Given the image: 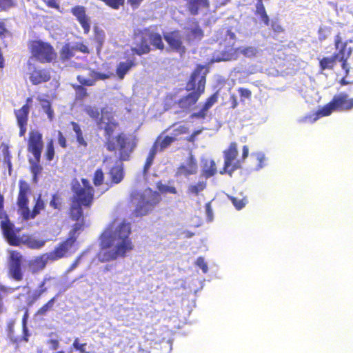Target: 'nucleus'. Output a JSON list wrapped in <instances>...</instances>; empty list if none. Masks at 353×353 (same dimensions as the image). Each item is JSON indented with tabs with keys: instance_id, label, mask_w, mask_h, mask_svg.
Here are the masks:
<instances>
[{
	"instance_id": "b1692460",
	"label": "nucleus",
	"mask_w": 353,
	"mask_h": 353,
	"mask_svg": "<svg viewBox=\"0 0 353 353\" xmlns=\"http://www.w3.org/2000/svg\"><path fill=\"white\" fill-rule=\"evenodd\" d=\"M89 75L92 79H86L83 76L78 75L77 79L82 86H93L98 80L108 79L112 74L110 72L103 73L95 71L94 70H90Z\"/></svg>"
},
{
	"instance_id": "de8ad7c7",
	"label": "nucleus",
	"mask_w": 353,
	"mask_h": 353,
	"mask_svg": "<svg viewBox=\"0 0 353 353\" xmlns=\"http://www.w3.org/2000/svg\"><path fill=\"white\" fill-rule=\"evenodd\" d=\"M17 4V0H0V12H6Z\"/></svg>"
},
{
	"instance_id": "49530a36",
	"label": "nucleus",
	"mask_w": 353,
	"mask_h": 353,
	"mask_svg": "<svg viewBox=\"0 0 353 353\" xmlns=\"http://www.w3.org/2000/svg\"><path fill=\"white\" fill-rule=\"evenodd\" d=\"M104 181V173L103 170L101 168H98L95 170L93 178H92V182L93 184L95 186H100L103 183Z\"/></svg>"
},
{
	"instance_id": "37998d69",
	"label": "nucleus",
	"mask_w": 353,
	"mask_h": 353,
	"mask_svg": "<svg viewBox=\"0 0 353 353\" xmlns=\"http://www.w3.org/2000/svg\"><path fill=\"white\" fill-rule=\"evenodd\" d=\"M236 52L241 53L246 57H253L256 55L258 51L255 47L250 46L239 47L236 49Z\"/></svg>"
},
{
	"instance_id": "412c9836",
	"label": "nucleus",
	"mask_w": 353,
	"mask_h": 353,
	"mask_svg": "<svg viewBox=\"0 0 353 353\" xmlns=\"http://www.w3.org/2000/svg\"><path fill=\"white\" fill-rule=\"evenodd\" d=\"M125 58H127L125 61H121L117 66L116 74L118 78L121 80L123 79L125 74L132 68L137 66V62L136 58L134 57L131 52L132 57H128L130 55L129 52L127 50L124 53Z\"/></svg>"
},
{
	"instance_id": "f257e3e1",
	"label": "nucleus",
	"mask_w": 353,
	"mask_h": 353,
	"mask_svg": "<svg viewBox=\"0 0 353 353\" xmlns=\"http://www.w3.org/2000/svg\"><path fill=\"white\" fill-rule=\"evenodd\" d=\"M85 112L95 121L99 128L103 130L107 150L118 151L120 161H128L137 147L136 137L128 136L124 132H120L113 137V133L119 128V123L114 118L112 112L105 108L99 111L97 107L88 105L85 108Z\"/></svg>"
},
{
	"instance_id": "c9c22d12",
	"label": "nucleus",
	"mask_w": 353,
	"mask_h": 353,
	"mask_svg": "<svg viewBox=\"0 0 353 353\" xmlns=\"http://www.w3.org/2000/svg\"><path fill=\"white\" fill-rule=\"evenodd\" d=\"M45 208V203L44 201L41 199V196H39L38 199L36 201V203L33 207L32 211L30 212V210H28V220L32 219L36 217L37 215H38L41 210H44Z\"/></svg>"
},
{
	"instance_id": "bf43d9fd",
	"label": "nucleus",
	"mask_w": 353,
	"mask_h": 353,
	"mask_svg": "<svg viewBox=\"0 0 353 353\" xmlns=\"http://www.w3.org/2000/svg\"><path fill=\"white\" fill-rule=\"evenodd\" d=\"M195 263L198 267H199L202 270L203 273L208 272V267L203 256L198 257L196 259Z\"/></svg>"
},
{
	"instance_id": "c85d7f7f",
	"label": "nucleus",
	"mask_w": 353,
	"mask_h": 353,
	"mask_svg": "<svg viewBox=\"0 0 353 353\" xmlns=\"http://www.w3.org/2000/svg\"><path fill=\"white\" fill-rule=\"evenodd\" d=\"M41 157H34V159H30L28 160L29 163L30 165V170L32 174V181L34 183L38 182L39 175L41 173L43 170V168L40 164Z\"/></svg>"
},
{
	"instance_id": "4c0bfd02",
	"label": "nucleus",
	"mask_w": 353,
	"mask_h": 353,
	"mask_svg": "<svg viewBox=\"0 0 353 353\" xmlns=\"http://www.w3.org/2000/svg\"><path fill=\"white\" fill-rule=\"evenodd\" d=\"M63 199L61 194L56 192L52 195L49 205L54 210H61L63 206Z\"/></svg>"
},
{
	"instance_id": "58836bf2",
	"label": "nucleus",
	"mask_w": 353,
	"mask_h": 353,
	"mask_svg": "<svg viewBox=\"0 0 353 353\" xmlns=\"http://www.w3.org/2000/svg\"><path fill=\"white\" fill-rule=\"evenodd\" d=\"M105 32L103 30L95 27L94 29V40L97 43V51H100L105 41Z\"/></svg>"
},
{
	"instance_id": "72a5a7b5",
	"label": "nucleus",
	"mask_w": 353,
	"mask_h": 353,
	"mask_svg": "<svg viewBox=\"0 0 353 353\" xmlns=\"http://www.w3.org/2000/svg\"><path fill=\"white\" fill-rule=\"evenodd\" d=\"M158 152V146L157 143H153L152 148L150 150L149 154L146 158L144 166H143V172H148L150 166L152 165L154 157Z\"/></svg>"
},
{
	"instance_id": "aec40b11",
	"label": "nucleus",
	"mask_w": 353,
	"mask_h": 353,
	"mask_svg": "<svg viewBox=\"0 0 353 353\" xmlns=\"http://www.w3.org/2000/svg\"><path fill=\"white\" fill-rule=\"evenodd\" d=\"M188 23V26L185 28L186 41L191 43L201 40L204 36V33L199 21L195 19H192L189 20Z\"/></svg>"
},
{
	"instance_id": "423d86ee",
	"label": "nucleus",
	"mask_w": 353,
	"mask_h": 353,
	"mask_svg": "<svg viewBox=\"0 0 353 353\" xmlns=\"http://www.w3.org/2000/svg\"><path fill=\"white\" fill-rule=\"evenodd\" d=\"M133 38L134 40L139 39L140 42L137 46L132 47L130 51L132 54L141 56L148 54L151 51L148 40H150L152 45L157 49L163 50L165 48L162 37L159 33L153 32L149 28H137L134 30Z\"/></svg>"
},
{
	"instance_id": "c03bdc74",
	"label": "nucleus",
	"mask_w": 353,
	"mask_h": 353,
	"mask_svg": "<svg viewBox=\"0 0 353 353\" xmlns=\"http://www.w3.org/2000/svg\"><path fill=\"white\" fill-rule=\"evenodd\" d=\"M176 123L172 124L169 128H167L165 131H168L170 128H174L172 136L176 138L178 136L187 134L188 132V128L184 125L176 126Z\"/></svg>"
},
{
	"instance_id": "ea45409f",
	"label": "nucleus",
	"mask_w": 353,
	"mask_h": 353,
	"mask_svg": "<svg viewBox=\"0 0 353 353\" xmlns=\"http://www.w3.org/2000/svg\"><path fill=\"white\" fill-rule=\"evenodd\" d=\"M58 295L51 298L47 303L42 305L37 312V316H44L48 312L53 308L54 304L57 299Z\"/></svg>"
},
{
	"instance_id": "a18cd8bd",
	"label": "nucleus",
	"mask_w": 353,
	"mask_h": 353,
	"mask_svg": "<svg viewBox=\"0 0 353 353\" xmlns=\"http://www.w3.org/2000/svg\"><path fill=\"white\" fill-rule=\"evenodd\" d=\"M55 154L54 147V141L52 139H50L47 142L46 149L45 151V157L47 161H51L53 160Z\"/></svg>"
},
{
	"instance_id": "13d9d810",
	"label": "nucleus",
	"mask_w": 353,
	"mask_h": 353,
	"mask_svg": "<svg viewBox=\"0 0 353 353\" xmlns=\"http://www.w3.org/2000/svg\"><path fill=\"white\" fill-rule=\"evenodd\" d=\"M0 150L3 156L4 160L12 159V155L10 152L9 145L7 143H2L0 145Z\"/></svg>"
},
{
	"instance_id": "09e8293b",
	"label": "nucleus",
	"mask_w": 353,
	"mask_h": 353,
	"mask_svg": "<svg viewBox=\"0 0 353 353\" xmlns=\"http://www.w3.org/2000/svg\"><path fill=\"white\" fill-rule=\"evenodd\" d=\"M6 19H0V39L3 40L7 37H12V32L7 28Z\"/></svg>"
},
{
	"instance_id": "a878e982",
	"label": "nucleus",
	"mask_w": 353,
	"mask_h": 353,
	"mask_svg": "<svg viewBox=\"0 0 353 353\" xmlns=\"http://www.w3.org/2000/svg\"><path fill=\"white\" fill-rule=\"evenodd\" d=\"M219 94L218 92H216L210 97L207 98L201 110L197 112L193 113L191 117L197 119H205L207 115V112L210 108L212 107L214 104H215L217 102Z\"/></svg>"
},
{
	"instance_id": "864d4df0",
	"label": "nucleus",
	"mask_w": 353,
	"mask_h": 353,
	"mask_svg": "<svg viewBox=\"0 0 353 353\" xmlns=\"http://www.w3.org/2000/svg\"><path fill=\"white\" fill-rule=\"evenodd\" d=\"M87 346L86 343H80V341L78 338L74 339V342L72 343V347L79 351V353H90L86 351L85 347Z\"/></svg>"
},
{
	"instance_id": "6e6552de",
	"label": "nucleus",
	"mask_w": 353,
	"mask_h": 353,
	"mask_svg": "<svg viewBox=\"0 0 353 353\" xmlns=\"http://www.w3.org/2000/svg\"><path fill=\"white\" fill-rule=\"evenodd\" d=\"M30 57L41 63H50L57 58L52 45L41 39L30 40L28 42Z\"/></svg>"
},
{
	"instance_id": "4468645a",
	"label": "nucleus",
	"mask_w": 353,
	"mask_h": 353,
	"mask_svg": "<svg viewBox=\"0 0 353 353\" xmlns=\"http://www.w3.org/2000/svg\"><path fill=\"white\" fill-rule=\"evenodd\" d=\"M19 190L17 200V204L19 208V212L23 220H28V194L30 192L28 183L24 180L19 181Z\"/></svg>"
},
{
	"instance_id": "393cba45",
	"label": "nucleus",
	"mask_w": 353,
	"mask_h": 353,
	"mask_svg": "<svg viewBox=\"0 0 353 353\" xmlns=\"http://www.w3.org/2000/svg\"><path fill=\"white\" fill-rule=\"evenodd\" d=\"M186 8L190 14L196 16L201 9L208 10L210 7V0H186Z\"/></svg>"
},
{
	"instance_id": "6ab92c4d",
	"label": "nucleus",
	"mask_w": 353,
	"mask_h": 353,
	"mask_svg": "<svg viewBox=\"0 0 353 353\" xmlns=\"http://www.w3.org/2000/svg\"><path fill=\"white\" fill-rule=\"evenodd\" d=\"M163 39L172 50L183 54L185 52V47L182 41V37L179 30H174L163 34Z\"/></svg>"
},
{
	"instance_id": "bb28decb",
	"label": "nucleus",
	"mask_w": 353,
	"mask_h": 353,
	"mask_svg": "<svg viewBox=\"0 0 353 353\" xmlns=\"http://www.w3.org/2000/svg\"><path fill=\"white\" fill-rule=\"evenodd\" d=\"M50 261L48 254H43L29 261V266L32 273H37L43 270Z\"/></svg>"
},
{
	"instance_id": "6e6d98bb",
	"label": "nucleus",
	"mask_w": 353,
	"mask_h": 353,
	"mask_svg": "<svg viewBox=\"0 0 353 353\" xmlns=\"http://www.w3.org/2000/svg\"><path fill=\"white\" fill-rule=\"evenodd\" d=\"M72 88L75 90L77 97L79 99H84L88 96L87 90L85 87L80 85H72Z\"/></svg>"
},
{
	"instance_id": "3c124183",
	"label": "nucleus",
	"mask_w": 353,
	"mask_h": 353,
	"mask_svg": "<svg viewBox=\"0 0 353 353\" xmlns=\"http://www.w3.org/2000/svg\"><path fill=\"white\" fill-rule=\"evenodd\" d=\"M230 200L236 208V210H241L247 203V199L245 198L239 199L235 196H229Z\"/></svg>"
},
{
	"instance_id": "052dcab7",
	"label": "nucleus",
	"mask_w": 353,
	"mask_h": 353,
	"mask_svg": "<svg viewBox=\"0 0 353 353\" xmlns=\"http://www.w3.org/2000/svg\"><path fill=\"white\" fill-rule=\"evenodd\" d=\"M270 29L276 34L284 31L283 27L277 21H272L270 23Z\"/></svg>"
},
{
	"instance_id": "79ce46f5",
	"label": "nucleus",
	"mask_w": 353,
	"mask_h": 353,
	"mask_svg": "<svg viewBox=\"0 0 353 353\" xmlns=\"http://www.w3.org/2000/svg\"><path fill=\"white\" fill-rule=\"evenodd\" d=\"M206 185L205 181H199L196 184L189 185L187 192L189 194L198 195L205 189Z\"/></svg>"
},
{
	"instance_id": "f8f14e48",
	"label": "nucleus",
	"mask_w": 353,
	"mask_h": 353,
	"mask_svg": "<svg viewBox=\"0 0 353 353\" xmlns=\"http://www.w3.org/2000/svg\"><path fill=\"white\" fill-rule=\"evenodd\" d=\"M28 75L30 83L34 85H39L48 82L51 79V72L48 68L36 65L31 61L26 63Z\"/></svg>"
},
{
	"instance_id": "f704fd0d",
	"label": "nucleus",
	"mask_w": 353,
	"mask_h": 353,
	"mask_svg": "<svg viewBox=\"0 0 353 353\" xmlns=\"http://www.w3.org/2000/svg\"><path fill=\"white\" fill-rule=\"evenodd\" d=\"M216 173V167L214 161H207L202 169V175L206 179L213 176Z\"/></svg>"
},
{
	"instance_id": "7ed1b4c3",
	"label": "nucleus",
	"mask_w": 353,
	"mask_h": 353,
	"mask_svg": "<svg viewBox=\"0 0 353 353\" xmlns=\"http://www.w3.org/2000/svg\"><path fill=\"white\" fill-rule=\"evenodd\" d=\"M82 185L78 181L72 183L71 190L73 193L69 208V215L72 220L77 221L83 217L82 208H90L94 199V189L88 179H81Z\"/></svg>"
},
{
	"instance_id": "2eb2a0df",
	"label": "nucleus",
	"mask_w": 353,
	"mask_h": 353,
	"mask_svg": "<svg viewBox=\"0 0 353 353\" xmlns=\"http://www.w3.org/2000/svg\"><path fill=\"white\" fill-rule=\"evenodd\" d=\"M19 233H15L9 240L8 243L11 246L19 247L21 245H26L30 249H40L43 248L46 243V241L43 239H33L28 234H23L20 236Z\"/></svg>"
},
{
	"instance_id": "8fccbe9b",
	"label": "nucleus",
	"mask_w": 353,
	"mask_h": 353,
	"mask_svg": "<svg viewBox=\"0 0 353 353\" xmlns=\"http://www.w3.org/2000/svg\"><path fill=\"white\" fill-rule=\"evenodd\" d=\"M40 101L43 102L42 108L47 114L48 119L52 121L54 117V111L51 107L50 102L48 100L44 99H41Z\"/></svg>"
},
{
	"instance_id": "9d476101",
	"label": "nucleus",
	"mask_w": 353,
	"mask_h": 353,
	"mask_svg": "<svg viewBox=\"0 0 353 353\" xmlns=\"http://www.w3.org/2000/svg\"><path fill=\"white\" fill-rule=\"evenodd\" d=\"M334 44L337 52L333 54L336 56L338 61L341 63V68L345 71V76H347L350 72L347 61L352 54L353 49L347 46V41H343L340 33L334 36Z\"/></svg>"
},
{
	"instance_id": "0eeeda50",
	"label": "nucleus",
	"mask_w": 353,
	"mask_h": 353,
	"mask_svg": "<svg viewBox=\"0 0 353 353\" xmlns=\"http://www.w3.org/2000/svg\"><path fill=\"white\" fill-rule=\"evenodd\" d=\"M224 164L223 170L220 172L221 174H228L230 176L234 171L241 169L242 164L248 158L249 154V148L248 145H243L242 148V155L240 159H236L238 155V146L236 142L230 143L228 148L223 152Z\"/></svg>"
},
{
	"instance_id": "a211bd4d",
	"label": "nucleus",
	"mask_w": 353,
	"mask_h": 353,
	"mask_svg": "<svg viewBox=\"0 0 353 353\" xmlns=\"http://www.w3.org/2000/svg\"><path fill=\"white\" fill-rule=\"evenodd\" d=\"M74 243L75 239L74 237H68L60 242L52 251L48 253L50 256V261H55L66 257Z\"/></svg>"
},
{
	"instance_id": "473e14b6",
	"label": "nucleus",
	"mask_w": 353,
	"mask_h": 353,
	"mask_svg": "<svg viewBox=\"0 0 353 353\" xmlns=\"http://www.w3.org/2000/svg\"><path fill=\"white\" fill-rule=\"evenodd\" d=\"M255 14L260 17L261 21L265 25H270V19L266 12L265 8L263 2H257L256 4Z\"/></svg>"
},
{
	"instance_id": "e2e57ef3",
	"label": "nucleus",
	"mask_w": 353,
	"mask_h": 353,
	"mask_svg": "<svg viewBox=\"0 0 353 353\" xmlns=\"http://www.w3.org/2000/svg\"><path fill=\"white\" fill-rule=\"evenodd\" d=\"M57 139L59 145L63 148H66L68 145L66 138L63 135V132L59 130L57 132Z\"/></svg>"
},
{
	"instance_id": "338daca9",
	"label": "nucleus",
	"mask_w": 353,
	"mask_h": 353,
	"mask_svg": "<svg viewBox=\"0 0 353 353\" xmlns=\"http://www.w3.org/2000/svg\"><path fill=\"white\" fill-rule=\"evenodd\" d=\"M201 132L202 129L194 131L189 137H186V141L190 143H193L195 141L196 136L201 133Z\"/></svg>"
},
{
	"instance_id": "dca6fc26",
	"label": "nucleus",
	"mask_w": 353,
	"mask_h": 353,
	"mask_svg": "<svg viewBox=\"0 0 353 353\" xmlns=\"http://www.w3.org/2000/svg\"><path fill=\"white\" fill-rule=\"evenodd\" d=\"M141 201L136 206L134 210V213L137 216H142L148 214L159 203L161 198L158 193L152 192L147 199L141 194Z\"/></svg>"
},
{
	"instance_id": "774afa93",
	"label": "nucleus",
	"mask_w": 353,
	"mask_h": 353,
	"mask_svg": "<svg viewBox=\"0 0 353 353\" xmlns=\"http://www.w3.org/2000/svg\"><path fill=\"white\" fill-rule=\"evenodd\" d=\"M230 102L231 103V108L232 109L236 108L239 105L236 97L234 94H232L230 97Z\"/></svg>"
},
{
	"instance_id": "4d7b16f0",
	"label": "nucleus",
	"mask_w": 353,
	"mask_h": 353,
	"mask_svg": "<svg viewBox=\"0 0 353 353\" xmlns=\"http://www.w3.org/2000/svg\"><path fill=\"white\" fill-rule=\"evenodd\" d=\"M252 157H254L257 161V165H256V169H260L263 166V162L265 160V156L263 154L260 152L252 153L251 154Z\"/></svg>"
},
{
	"instance_id": "5fc2aeb1",
	"label": "nucleus",
	"mask_w": 353,
	"mask_h": 353,
	"mask_svg": "<svg viewBox=\"0 0 353 353\" xmlns=\"http://www.w3.org/2000/svg\"><path fill=\"white\" fill-rule=\"evenodd\" d=\"M237 91L239 94L241 102H244L245 99H250L252 97V92L248 88H239Z\"/></svg>"
},
{
	"instance_id": "2f4dec72",
	"label": "nucleus",
	"mask_w": 353,
	"mask_h": 353,
	"mask_svg": "<svg viewBox=\"0 0 353 353\" xmlns=\"http://www.w3.org/2000/svg\"><path fill=\"white\" fill-rule=\"evenodd\" d=\"M60 60L62 62L70 60L74 56V48L69 43H65L59 51Z\"/></svg>"
},
{
	"instance_id": "ddd939ff",
	"label": "nucleus",
	"mask_w": 353,
	"mask_h": 353,
	"mask_svg": "<svg viewBox=\"0 0 353 353\" xmlns=\"http://www.w3.org/2000/svg\"><path fill=\"white\" fill-rule=\"evenodd\" d=\"M32 103V98L28 97L24 105L19 109L14 110L17 125L19 128V136L20 137H24L26 133Z\"/></svg>"
},
{
	"instance_id": "69168bd1",
	"label": "nucleus",
	"mask_w": 353,
	"mask_h": 353,
	"mask_svg": "<svg viewBox=\"0 0 353 353\" xmlns=\"http://www.w3.org/2000/svg\"><path fill=\"white\" fill-rule=\"evenodd\" d=\"M43 2L46 3V5L48 8H56L58 9L59 8V3L57 2V0H42Z\"/></svg>"
},
{
	"instance_id": "39448f33",
	"label": "nucleus",
	"mask_w": 353,
	"mask_h": 353,
	"mask_svg": "<svg viewBox=\"0 0 353 353\" xmlns=\"http://www.w3.org/2000/svg\"><path fill=\"white\" fill-rule=\"evenodd\" d=\"M353 108V98H349L345 93L334 96L332 99L321 109L301 118L300 122L314 123L319 119L329 116L333 111H348Z\"/></svg>"
},
{
	"instance_id": "1a4fd4ad",
	"label": "nucleus",
	"mask_w": 353,
	"mask_h": 353,
	"mask_svg": "<svg viewBox=\"0 0 353 353\" xmlns=\"http://www.w3.org/2000/svg\"><path fill=\"white\" fill-rule=\"evenodd\" d=\"M26 261L22 254L17 250H10L8 256V274L16 281L23 279V262Z\"/></svg>"
},
{
	"instance_id": "5701e85b",
	"label": "nucleus",
	"mask_w": 353,
	"mask_h": 353,
	"mask_svg": "<svg viewBox=\"0 0 353 353\" xmlns=\"http://www.w3.org/2000/svg\"><path fill=\"white\" fill-rule=\"evenodd\" d=\"M71 13L76 17L83 30L85 34H88L90 30V19L86 14L85 7L76 6L71 8Z\"/></svg>"
},
{
	"instance_id": "f3484780",
	"label": "nucleus",
	"mask_w": 353,
	"mask_h": 353,
	"mask_svg": "<svg viewBox=\"0 0 353 353\" xmlns=\"http://www.w3.org/2000/svg\"><path fill=\"white\" fill-rule=\"evenodd\" d=\"M43 148L42 134L36 130L30 131L28 139V151L32 154L34 157H41Z\"/></svg>"
},
{
	"instance_id": "f03ea898",
	"label": "nucleus",
	"mask_w": 353,
	"mask_h": 353,
	"mask_svg": "<svg viewBox=\"0 0 353 353\" xmlns=\"http://www.w3.org/2000/svg\"><path fill=\"white\" fill-rule=\"evenodd\" d=\"M131 234L130 222L125 220L119 223L116 220L112 221L100 236V261L108 262L125 257L134 247Z\"/></svg>"
},
{
	"instance_id": "a19ab883",
	"label": "nucleus",
	"mask_w": 353,
	"mask_h": 353,
	"mask_svg": "<svg viewBox=\"0 0 353 353\" xmlns=\"http://www.w3.org/2000/svg\"><path fill=\"white\" fill-rule=\"evenodd\" d=\"M19 287L16 288H12L6 287L3 285H0V313L3 312V299H5L9 294L14 292Z\"/></svg>"
},
{
	"instance_id": "cd10ccee",
	"label": "nucleus",
	"mask_w": 353,
	"mask_h": 353,
	"mask_svg": "<svg viewBox=\"0 0 353 353\" xmlns=\"http://www.w3.org/2000/svg\"><path fill=\"white\" fill-rule=\"evenodd\" d=\"M111 183L113 184L119 183L124 178L123 165H115L108 172Z\"/></svg>"
},
{
	"instance_id": "0e129e2a",
	"label": "nucleus",
	"mask_w": 353,
	"mask_h": 353,
	"mask_svg": "<svg viewBox=\"0 0 353 353\" xmlns=\"http://www.w3.org/2000/svg\"><path fill=\"white\" fill-rule=\"evenodd\" d=\"M82 225L79 223H76L74 225L72 230L69 233L68 237H74L75 239V242L77 241L76 233L81 228Z\"/></svg>"
},
{
	"instance_id": "e433bc0d",
	"label": "nucleus",
	"mask_w": 353,
	"mask_h": 353,
	"mask_svg": "<svg viewBox=\"0 0 353 353\" xmlns=\"http://www.w3.org/2000/svg\"><path fill=\"white\" fill-rule=\"evenodd\" d=\"M70 125L72 126V129L75 132L76 139L78 144L79 145L86 147L88 145V143L83 138V132L81 129L80 125L74 121H71Z\"/></svg>"
},
{
	"instance_id": "680f3d73",
	"label": "nucleus",
	"mask_w": 353,
	"mask_h": 353,
	"mask_svg": "<svg viewBox=\"0 0 353 353\" xmlns=\"http://www.w3.org/2000/svg\"><path fill=\"white\" fill-rule=\"evenodd\" d=\"M73 48H74V50L79 51L84 54L90 53V51H89L87 46L82 42L77 43L76 45L74 46H73Z\"/></svg>"
},
{
	"instance_id": "c756f323",
	"label": "nucleus",
	"mask_w": 353,
	"mask_h": 353,
	"mask_svg": "<svg viewBox=\"0 0 353 353\" xmlns=\"http://www.w3.org/2000/svg\"><path fill=\"white\" fill-rule=\"evenodd\" d=\"M336 61H338V60L334 54L322 57L319 59V68L321 71L333 70L336 65Z\"/></svg>"
},
{
	"instance_id": "4be33fe9",
	"label": "nucleus",
	"mask_w": 353,
	"mask_h": 353,
	"mask_svg": "<svg viewBox=\"0 0 353 353\" xmlns=\"http://www.w3.org/2000/svg\"><path fill=\"white\" fill-rule=\"evenodd\" d=\"M198 170V165L196 159L191 154L190 155L185 163H181L176 169L175 175L189 176L196 174Z\"/></svg>"
},
{
	"instance_id": "20e7f679",
	"label": "nucleus",
	"mask_w": 353,
	"mask_h": 353,
	"mask_svg": "<svg viewBox=\"0 0 353 353\" xmlns=\"http://www.w3.org/2000/svg\"><path fill=\"white\" fill-rule=\"evenodd\" d=\"M203 70V65H198L191 74L186 85V90L194 91L182 97L176 102L179 108L181 110H188L190 109L196 103L201 94L204 93L206 77L205 74H202Z\"/></svg>"
},
{
	"instance_id": "9b49d317",
	"label": "nucleus",
	"mask_w": 353,
	"mask_h": 353,
	"mask_svg": "<svg viewBox=\"0 0 353 353\" xmlns=\"http://www.w3.org/2000/svg\"><path fill=\"white\" fill-rule=\"evenodd\" d=\"M0 228L2 232V234L6 242L13 236L15 233H19L21 231L20 228H15L14 223H12L4 210V197L3 194L0 193Z\"/></svg>"
},
{
	"instance_id": "7c9ffc66",
	"label": "nucleus",
	"mask_w": 353,
	"mask_h": 353,
	"mask_svg": "<svg viewBox=\"0 0 353 353\" xmlns=\"http://www.w3.org/2000/svg\"><path fill=\"white\" fill-rule=\"evenodd\" d=\"M176 140V138L168 135H166L161 139V136L160 135L157 137L154 143L157 144L158 151L162 152Z\"/></svg>"
},
{
	"instance_id": "603ef678",
	"label": "nucleus",
	"mask_w": 353,
	"mask_h": 353,
	"mask_svg": "<svg viewBox=\"0 0 353 353\" xmlns=\"http://www.w3.org/2000/svg\"><path fill=\"white\" fill-rule=\"evenodd\" d=\"M157 188L161 193L177 194L176 188L174 186L167 185L161 183L157 184Z\"/></svg>"
}]
</instances>
